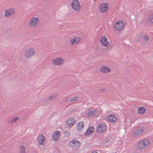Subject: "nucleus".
<instances>
[{"label":"nucleus","mask_w":153,"mask_h":153,"mask_svg":"<svg viewBox=\"0 0 153 153\" xmlns=\"http://www.w3.org/2000/svg\"><path fill=\"white\" fill-rule=\"evenodd\" d=\"M52 62L55 65H59L60 66H62L64 63L65 60L59 57L53 59L52 60Z\"/></svg>","instance_id":"obj_6"},{"label":"nucleus","mask_w":153,"mask_h":153,"mask_svg":"<svg viewBox=\"0 0 153 153\" xmlns=\"http://www.w3.org/2000/svg\"><path fill=\"white\" fill-rule=\"evenodd\" d=\"M100 41L102 45L105 47L108 46L109 45V42L107 40V38L105 36H102L100 38Z\"/></svg>","instance_id":"obj_11"},{"label":"nucleus","mask_w":153,"mask_h":153,"mask_svg":"<svg viewBox=\"0 0 153 153\" xmlns=\"http://www.w3.org/2000/svg\"><path fill=\"white\" fill-rule=\"evenodd\" d=\"M39 22V19L38 18H32L29 22V25L30 26L34 27Z\"/></svg>","instance_id":"obj_12"},{"label":"nucleus","mask_w":153,"mask_h":153,"mask_svg":"<svg viewBox=\"0 0 153 153\" xmlns=\"http://www.w3.org/2000/svg\"><path fill=\"white\" fill-rule=\"evenodd\" d=\"M100 70L103 73H107L110 72L111 70L109 68H101Z\"/></svg>","instance_id":"obj_21"},{"label":"nucleus","mask_w":153,"mask_h":153,"mask_svg":"<svg viewBox=\"0 0 153 153\" xmlns=\"http://www.w3.org/2000/svg\"><path fill=\"white\" fill-rule=\"evenodd\" d=\"M106 128L105 124L102 123L98 125L97 127V131L99 133H102L105 130Z\"/></svg>","instance_id":"obj_10"},{"label":"nucleus","mask_w":153,"mask_h":153,"mask_svg":"<svg viewBox=\"0 0 153 153\" xmlns=\"http://www.w3.org/2000/svg\"><path fill=\"white\" fill-rule=\"evenodd\" d=\"M146 111V109L143 107H141L138 108V113L140 114H144Z\"/></svg>","instance_id":"obj_23"},{"label":"nucleus","mask_w":153,"mask_h":153,"mask_svg":"<svg viewBox=\"0 0 153 153\" xmlns=\"http://www.w3.org/2000/svg\"><path fill=\"white\" fill-rule=\"evenodd\" d=\"M20 153H25V146H21L20 147Z\"/></svg>","instance_id":"obj_26"},{"label":"nucleus","mask_w":153,"mask_h":153,"mask_svg":"<svg viewBox=\"0 0 153 153\" xmlns=\"http://www.w3.org/2000/svg\"><path fill=\"white\" fill-rule=\"evenodd\" d=\"M85 124L83 122H80L78 123L76 125V129L79 131H83Z\"/></svg>","instance_id":"obj_13"},{"label":"nucleus","mask_w":153,"mask_h":153,"mask_svg":"<svg viewBox=\"0 0 153 153\" xmlns=\"http://www.w3.org/2000/svg\"><path fill=\"white\" fill-rule=\"evenodd\" d=\"M91 153H98L96 151H94Z\"/></svg>","instance_id":"obj_31"},{"label":"nucleus","mask_w":153,"mask_h":153,"mask_svg":"<svg viewBox=\"0 0 153 153\" xmlns=\"http://www.w3.org/2000/svg\"><path fill=\"white\" fill-rule=\"evenodd\" d=\"M124 25V23L122 21H119L115 24L114 28L116 30L120 31L123 29Z\"/></svg>","instance_id":"obj_5"},{"label":"nucleus","mask_w":153,"mask_h":153,"mask_svg":"<svg viewBox=\"0 0 153 153\" xmlns=\"http://www.w3.org/2000/svg\"><path fill=\"white\" fill-rule=\"evenodd\" d=\"M94 131V129L93 126L90 127L87 130L85 134L86 135H89L92 134Z\"/></svg>","instance_id":"obj_19"},{"label":"nucleus","mask_w":153,"mask_h":153,"mask_svg":"<svg viewBox=\"0 0 153 153\" xmlns=\"http://www.w3.org/2000/svg\"><path fill=\"white\" fill-rule=\"evenodd\" d=\"M15 11L14 8H10L6 10L5 11L4 15L7 17L11 16L15 13Z\"/></svg>","instance_id":"obj_9"},{"label":"nucleus","mask_w":153,"mask_h":153,"mask_svg":"<svg viewBox=\"0 0 153 153\" xmlns=\"http://www.w3.org/2000/svg\"><path fill=\"white\" fill-rule=\"evenodd\" d=\"M143 39L142 40L143 41H144L145 42H146L147 41L150 40V39L149 37L146 35H144L143 36Z\"/></svg>","instance_id":"obj_24"},{"label":"nucleus","mask_w":153,"mask_h":153,"mask_svg":"<svg viewBox=\"0 0 153 153\" xmlns=\"http://www.w3.org/2000/svg\"><path fill=\"white\" fill-rule=\"evenodd\" d=\"M143 128H138L134 133V135L136 137L140 136L143 134Z\"/></svg>","instance_id":"obj_14"},{"label":"nucleus","mask_w":153,"mask_h":153,"mask_svg":"<svg viewBox=\"0 0 153 153\" xmlns=\"http://www.w3.org/2000/svg\"><path fill=\"white\" fill-rule=\"evenodd\" d=\"M72 8L75 11H78L80 8L79 1L77 0H73L71 3Z\"/></svg>","instance_id":"obj_3"},{"label":"nucleus","mask_w":153,"mask_h":153,"mask_svg":"<svg viewBox=\"0 0 153 153\" xmlns=\"http://www.w3.org/2000/svg\"><path fill=\"white\" fill-rule=\"evenodd\" d=\"M99 91L100 92L102 91L104 92L105 91V90L104 89H99Z\"/></svg>","instance_id":"obj_30"},{"label":"nucleus","mask_w":153,"mask_h":153,"mask_svg":"<svg viewBox=\"0 0 153 153\" xmlns=\"http://www.w3.org/2000/svg\"><path fill=\"white\" fill-rule=\"evenodd\" d=\"M65 135L67 137H68L70 135V133L68 131H66L65 132Z\"/></svg>","instance_id":"obj_28"},{"label":"nucleus","mask_w":153,"mask_h":153,"mask_svg":"<svg viewBox=\"0 0 153 153\" xmlns=\"http://www.w3.org/2000/svg\"><path fill=\"white\" fill-rule=\"evenodd\" d=\"M151 16L152 18H151V19H150V22L151 23L153 24V13H152L151 15Z\"/></svg>","instance_id":"obj_29"},{"label":"nucleus","mask_w":153,"mask_h":153,"mask_svg":"<svg viewBox=\"0 0 153 153\" xmlns=\"http://www.w3.org/2000/svg\"><path fill=\"white\" fill-rule=\"evenodd\" d=\"M34 53L35 51L34 49L32 48H30L27 49L25 53V55L26 58H29L33 56Z\"/></svg>","instance_id":"obj_8"},{"label":"nucleus","mask_w":153,"mask_h":153,"mask_svg":"<svg viewBox=\"0 0 153 153\" xmlns=\"http://www.w3.org/2000/svg\"><path fill=\"white\" fill-rule=\"evenodd\" d=\"M99 8L101 13L106 12L108 8V4L107 3H102L100 5Z\"/></svg>","instance_id":"obj_7"},{"label":"nucleus","mask_w":153,"mask_h":153,"mask_svg":"<svg viewBox=\"0 0 153 153\" xmlns=\"http://www.w3.org/2000/svg\"><path fill=\"white\" fill-rule=\"evenodd\" d=\"M107 119L111 122L114 123L117 120V117L113 115H109L107 117Z\"/></svg>","instance_id":"obj_18"},{"label":"nucleus","mask_w":153,"mask_h":153,"mask_svg":"<svg viewBox=\"0 0 153 153\" xmlns=\"http://www.w3.org/2000/svg\"><path fill=\"white\" fill-rule=\"evenodd\" d=\"M79 97L74 96L68 99V101L69 102H73L75 101H78L79 100Z\"/></svg>","instance_id":"obj_22"},{"label":"nucleus","mask_w":153,"mask_h":153,"mask_svg":"<svg viewBox=\"0 0 153 153\" xmlns=\"http://www.w3.org/2000/svg\"><path fill=\"white\" fill-rule=\"evenodd\" d=\"M57 95L58 94L56 93L52 94L49 97H48V100H52L53 99L55 98L57 96Z\"/></svg>","instance_id":"obj_25"},{"label":"nucleus","mask_w":153,"mask_h":153,"mask_svg":"<svg viewBox=\"0 0 153 153\" xmlns=\"http://www.w3.org/2000/svg\"><path fill=\"white\" fill-rule=\"evenodd\" d=\"M150 143L149 140L147 139L143 140L138 143L137 148L140 149H143L148 146Z\"/></svg>","instance_id":"obj_2"},{"label":"nucleus","mask_w":153,"mask_h":153,"mask_svg":"<svg viewBox=\"0 0 153 153\" xmlns=\"http://www.w3.org/2000/svg\"><path fill=\"white\" fill-rule=\"evenodd\" d=\"M80 142L75 139L70 141L68 144V146L74 150H76L80 147Z\"/></svg>","instance_id":"obj_1"},{"label":"nucleus","mask_w":153,"mask_h":153,"mask_svg":"<svg viewBox=\"0 0 153 153\" xmlns=\"http://www.w3.org/2000/svg\"><path fill=\"white\" fill-rule=\"evenodd\" d=\"M109 140V139H108V140L107 141H106V142L104 141V142L105 143H107V142H108Z\"/></svg>","instance_id":"obj_32"},{"label":"nucleus","mask_w":153,"mask_h":153,"mask_svg":"<svg viewBox=\"0 0 153 153\" xmlns=\"http://www.w3.org/2000/svg\"><path fill=\"white\" fill-rule=\"evenodd\" d=\"M81 39L79 37H74L70 40L71 45H73L76 43H78L80 42Z\"/></svg>","instance_id":"obj_17"},{"label":"nucleus","mask_w":153,"mask_h":153,"mask_svg":"<svg viewBox=\"0 0 153 153\" xmlns=\"http://www.w3.org/2000/svg\"><path fill=\"white\" fill-rule=\"evenodd\" d=\"M97 111L95 110L91 109L90 111L88 113L87 115L89 117H94L96 115Z\"/></svg>","instance_id":"obj_20"},{"label":"nucleus","mask_w":153,"mask_h":153,"mask_svg":"<svg viewBox=\"0 0 153 153\" xmlns=\"http://www.w3.org/2000/svg\"><path fill=\"white\" fill-rule=\"evenodd\" d=\"M75 122V119L72 118L69 119L66 121L67 126L69 127H71Z\"/></svg>","instance_id":"obj_16"},{"label":"nucleus","mask_w":153,"mask_h":153,"mask_svg":"<svg viewBox=\"0 0 153 153\" xmlns=\"http://www.w3.org/2000/svg\"><path fill=\"white\" fill-rule=\"evenodd\" d=\"M19 118L18 117H16L11 120L10 123L12 124H13L19 120Z\"/></svg>","instance_id":"obj_27"},{"label":"nucleus","mask_w":153,"mask_h":153,"mask_svg":"<svg viewBox=\"0 0 153 153\" xmlns=\"http://www.w3.org/2000/svg\"><path fill=\"white\" fill-rule=\"evenodd\" d=\"M37 139L39 145H44L45 144L46 139L43 134L39 135L37 137Z\"/></svg>","instance_id":"obj_4"},{"label":"nucleus","mask_w":153,"mask_h":153,"mask_svg":"<svg viewBox=\"0 0 153 153\" xmlns=\"http://www.w3.org/2000/svg\"><path fill=\"white\" fill-rule=\"evenodd\" d=\"M60 135V132L57 131H56L53 133L52 136L53 139L55 141H58L59 139Z\"/></svg>","instance_id":"obj_15"},{"label":"nucleus","mask_w":153,"mask_h":153,"mask_svg":"<svg viewBox=\"0 0 153 153\" xmlns=\"http://www.w3.org/2000/svg\"><path fill=\"white\" fill-rule=\"evenodd\" d=\"M102 67H107V66H102Z\"/></svg>","instance_id":"obj_33"}]
</instances>
